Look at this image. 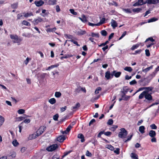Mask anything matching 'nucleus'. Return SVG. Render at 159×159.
<instances>
[{"label":"nucleus","instance_id":"obj_29","mask_svg":"<svg viewBox=\"0 0 159 159\" xmlns=\"http://www.w3.org/2000/svg\"><path fill=\"white\" fill-rule=\"evenodd\" d=\"M123 11H125L126 13H132V11L130 10V9H124L123 8L122 9Z\"/></svg>","mask_w":159,"mask_h":159},{"label":"nucleus","instance_id":"obj_5","mask_svg":"<svg viewBox=\"0 0 159 159\" xmlns=\"http://www.w3.org/2000/svg\"><path fill=\"white\" fill-rule=\"evenodd\" d=\"M121 72H117L116 70H114L111 72V78L114 76L116 78L119 77L121 74Z\"/></svg>","mask_w":159,"mask_h":159},{"label":"nucleus","instance_id":"obj_8","mask_svg":"<svg viewBox=\"0 0 159 159\" xmlns=\"http://www.w3.org/2000/svg\"><path fill=\"white\" fill-rule=\"evenodd\" d=\"M47 4L49 5H54L57 4V0H48L47 2Z\"/></svg>","mask_w":159,"mask_h":159},{"label":"nucleus","instance_id":"obj_31","mask_svg":"<svg viewBox=\"0 0 159 159\" xmlns=\"http://www.w3.org/2000/svg\"><path fill=\"white\" fill-rule=\"evenodd\" d=\"M105 19L104 18H103L98 23V25H99V26H100L101 25L104 23L105 21Z\"/></svg>","mask_w":159,"mask_h":159},{"label":"nucleus","instance_id":"obj_12","mask_svg":"<svg viewBox=\"0 0 159 159\" xmlns=\"http://www.w3.org/2000/svg\"><path fill=\"white\" fill-rule=\"evenodd\" d=\"M65 139V137L63 135L60 136L57 138V140L60 142H63Z\"/></svg>","mask_w":159,"mask_h":159},{"label":"nucleus","instance_id":"obj_33","mask_svg":"<svg viewBox=\"0 0 159 159\" xmlns=\"http://www.w3.org/2000/svg\"><path fill=\"white\" fill-rule=\"evenodd\" d=\"M55 96L57 98H59L61 96V93L60 92H56L55 93Z\"/></svg>","mask_w":159,"mask_h":159},{"label":"nucleus","instance_id":"obj_56","mask_svg":"<svg viewBox=\"0 0 159 159\" xmlns=\"http://www.w3.org/2000/svg\"><path fill=\"white\" fill-rule=\"evenodd\" d=\"M113 120L111 119H110L108 120L107 122V124L109 125H111L113 123Z\"/></svg>","mask_w":159,"mask_h":159},{"label":"nucleus","instance_id":"obj_40","mask_svg":"<svg viewBox=\"0 0 159 159\" xmlns=\"http://www.w3.org/2000/svg\"><path fill=\"white\" fill-rule=\"evenodd\" d=\"M24 117L20 116L18 117V119L20 121H21L23 120L24 119H25L26 117H29V116H26L25 115H24Z\"/></svg>","mask_w":159,"mask_h":159},{"label":"nucleus","instance_id":"obj_57","mask_svg":"<svg viewBox=\"0 0 159 159\" xmlns=\"http://www.w3.org/2000/svg\"><path fill=\"white\" fill-rule=\"evenodd\" d=\"M109 43V42L108 41H106L105 43H102L101 44L99 45V47H102V46H105L107 44Z\"/></svg>","mask_w":159,"mask_h":159},{"label":"nucleus","instance_id":"obj_3","mask_svg":"<svg viewBox=\"0 0 159 159\" xmlns=\"http://www.w3.org/2000/svg\"><path fill=\"white\" fill-rule=\"evenodd\" d=\"M155 75V73L154 72H153L152 74H151L149 76H148L147 78H146L144 79L143 80H142V81H146V80H147V82L146 83L145 85H146L147 84H148L150 81L151 80Z\"/></svg>","mask_w":159,"mask_h":159},{"label":"nucleus","instance_id":"obj_26","mask_svg":"<svg viewBox=\"0 0 159 159\" xmlns=\"http://www.w3.org/2000/svg\"><path fill=\"white\" fill-rule=\"evenodd\" d=\"M124 70L129 72H131L132 70V69L130 67L126 66Z\"/></svg>","mask_w":159,"mask_h":159},{"label":"nucleus","instance_id":"obj_49","mask_svg":"<svg viewBox=\"0 0 159 159\" xmlns=\"http://www.w3.org/2000/svg\"><path fill=\"white\" fill-rule=\"evenodd\" d=\"M70 13L74 15H77V12L75 11L73 9H70Z\"/></svg>","mask_w":159,"mask_h":159},{"label":"nucleus","instance_id":"obj_62","mask_svg":"<svg viewBox=\"0 0 159 159\" xmlns=\"http://www.w3.org/2000/svg\"><path fill=\"white\" fill-rule=\"evenodd\" d=\"M67 108L66 106H65L64 107H61L60 108V110L61 112H63L65 111Z\"/></svg>","mask_w":159,"mask_h":159},{"label":"nucleus","instance_id":"obj_23","mask_svg":"<svg viewBox=\"0 0 159 159\" xmlns=\"http://www.w3.org/2000/svg\"><path fill=\"white\" fill-rule=\"evenodd\" d=\"M132 158L134 159H138V156L134 153H132L130 155Z\"/></svg>","mask_w":159,"mask_h":159},{"label":"nucleus","instance_id":"obj_61","mask_svg":"<svg viewBox=\"0 0 159 159\" xmlns=\"http://www.w3.org/2000/svg\"><path fill=\"white\" fill-rule=\"evenodd\" d=\"M120 149L119 148H116V150L114 151V152L117 154H119L120 153Z\"/></svg>","mask_w":159,"mask_h":159},{"label":"nucleus","instance_id":"obj_4","mask_svg":"<svg viewBox=\"0 0 159 159\" xmlns=\"http://www.w3.org/2000/svg\"><path fill=\"white\" fill-rule=\"evenodd\" d=\"M58 147L57 144H52L46 148V150L50 152L53 151L56 149Z\"/></svg>","mask_w":159,"mask_h":159},{"label":"nucleus","instance_id":"obj_22","mask_svg":"<svg viewBox=\"0 0 159 159\" xmlns=\"http://www.w3.org/2000/svg\"><path fill=\"white\" fill-rule=\"evenodd\" d=\"M138 1L141 5L146 3H148V0H138Z\"/></svg>","mask_w":159,"mask_h":159},{"label":"nucleus","instance_id":"obj_41","mask_svg":"<svg viewBox=\"0 0 159 159\" xmlns=\"http://www.w3.org/2000/svg\"><path fill=\"white\" fill-rule=\"evenodd\" d=\"M71 57V56L69 55H64L63 56L61 57H60V59L62 60L63 58H67Z\"/></svg>","mask_w":159,"mask_h":159},{"label":"nucleus","instance_id":"obj_37","mask_svg":"<svg viewBox=\"0 0 159 159\" xmlns=\"http://www.w3.org/2000/svg\"><path fill=\"white\" fill-rule=\"evenodd\" d=\"M139 46V45L138 44H136L135 45H134L131 48V49L132 50H134L135 49L137 48Z\"/></svg>","mask_w":159,"mask_h":159},{"label":"nucleus","instance_id":"obj_53","mask_svg":"<svg viewBox=\"0 0 159 159\" xmlns=\"http://www.w3.org/2000/svg\"><path fill=\"white\" fill-rule=\"evenodd\" d=\"M88 25L90 26H99V25H98V23L94 24L93 23H91L90 22H89L88 23Z\"/></svg>","mask_w":159,"mask_h":159},{"label":"nucleus","instance_id":"obj_58","mask_svg":"<svg viewBox=\"0 0 159 159\" xmlns=\"http://www.w3.org/2000/svg\"><path fill=\"white\" fill-rule=\"evenodd\" d=\"M86 155L88 157H91L92 154L88 150H87L86 152Z\"/></svg>","mask_w":159,"mask_h":159},{"label":"nucleus","instance_id":"obj_14","mask_svg":"<svg viewBox=\"0 0 159 159\" xmlns=\"http://www.w3.org/2000/svg\"><path fill=\"white\" fill-rule=\"evenodd\" d=\"M78 18L82 22H83L84 23H85L87 21L86 17L84 15H82V18L79 17Z\"/></svg>","mask_w":159,"mask_h":159},{"label":"nucleus","instance_id":"obj_45","mask_svg":"<svg viewBox=\"0 0 159 159\" xmlns=\"http://www.w3.org/2000/svg\"><path fill=\"white\" fill-rule=\"evenodd\" d=\"M130 98V96H127L125 95V96L123 98V100L125 101H127L129 100Z\"/></svg>","mask_w":159,"mask_h":159},{"label":"nucleus","instance_id":"obj_43","mask_svg":"<svg viewBox=\"0 0 159 159\" xmlns=\"http://www.w3.org/2000/svg\"><path fill=\"white\" fill-rule=\"evenodd\" d=\"M12 143L13 146L15 147L17 146L19 144V143L16 140H14L13 141Z\"/></svg>","mask_w":159,"mask_h":159},{"label":"nucleus","instance_id":"obj_2","mask_svg":"<svg viewBox=\"0 0 159 159\" xmlns=\"http://www.w3.org/2000/svg\"><path fill=\"white\" fill-rule=\"evenodd\" d=\"M46 127L45 126H41L36 132L37 136H39L46 129Z\"/></svg>","mask_w":159,"mask_h":159},{"label":"nucleus","instance_id":"obj_47","mask_svg":"<svg viewBox=\"0 0 159 159\" xmlns=\"http://www.w3.org/2000/svg\"><path fill=\"white\" fill-rule=\"evenodd\" d=\"M58 117V114H57L53 116V119L55 120H57Z\"/></svg>","mask_w":159,"mask_h":159},{"label":"nucleus","instance_id":"obj_51","mask_svg":"<svg viewBox=\"0 0 159 159\" xmlns=\"http://www.w3.org/2000/svg\"><path fill=\"white\" fill-rule=\"evenodd\" d=\"M128 90H129L128 89H123V90L121 91V92L123 94H126L127 93Z\"/></svg>","mask_w":159,"mask_h":159},{"label":"nucleus","instance_id":"obj_38","mask_svg":"<svg viewBox=\"0 0 159 159\" xmlns=\"http://www.w3.org/2000/svg\"><path fill=\"white\" fill-rule=\"evenodd\" d=\"M69 41L72 42L74 44H75L78 46H80V45L79 44H78L77 42L73 39H71L70 40H69Z\"/></svg>","mask_w":159,"mask_h":159},{"label":"nucleus","instance_id":"obj_39","mask_svg":"<svg viewBox=\"0 0 159 159\" xmlns=\"http://www.w3.org/2000/svg\"><path fill=\"white\" fill-rule=\"evenodd\" d=\"M18 113L20 114H24L25 112V110L23 109H20L17 111Z\"/></svg>","mask_w":159,"mask_h":159},{"label":"nucleus","instance_id":"obj_15","mask_svg":"<svg viewBox=\"0 0 159 159\" xmlns=\"http://www.w3.org/2000/svg\"><path fill=\"white\" fill-rule=\"evenodd\" d=\"M76 33L78 35H82L84 34L85 33V31L81 30H79L77 31Z\"/></svg>","mask_w":159,"mask_h":159},{"label":"nucleus","instance_id":"obj_6","mask_svg":"<svg viewBox=\"0 0 159 159\" xmlns=\"http://www.w3.org/2000/svg\"><path fill=\"white\" fill-rule=\"evenodd\" d=\"M145 98L148 101H151L152 99V97L150 94L148 93V91H146Z\"/></svg>","mask_w":159,"mask_h":159},{"label":"nucleus","instance_id":"obj_54","mask_svg":"<svg viewBox=\"0 0 159 159\" xmlns=\"http://www.w3.org/2000/svg\"><path fill=\"white\" fill-rule=\"evenodd\" d=\"M103 134L107 136H109L111 135V133L109 131L106 132H104Z\"/></svg>","mask_w":159,"mask_h":159},{"label":"nucleus","instance_id":"obj_44","mask_svg":"<svg viewBox=\"0 0 159 159\" xmlns=\"http://www.w3.org/2000/svg\"><path fill=\"white\" fill-rule=\"evenodd\" d=\"M22 23L23 24L26 26H29L30 25V23L28 22L25 20L23 21Z\"/></svg>","mask_w":159,"mask_h":159},{"label":"nucleus","instance_id":"obj_36","mask_svg":"<svg viewBox=\"0 0 159 159\" xmlns=\"http://www.w3.org/2000/svg\"><path fill=\"white\" fill-rule=\"evenodd\" d=\"M101 33L102 35L104 36H106L107 34V32L105 30H102L101 32Z\"/></svg>","mask_w":159,"mask_h":159},{"label":"nucleus","instance_id":"obj_35","mask_svg":"<svg viewBox=\"0 0 159 159\" xmlns=\"http://www.w3.org/2000/svg\"><path fill=\"white\" fill-rule=\"evenodd\" d=\"M89 35L93 37H97V38H98L99 37L98 33H92L91 35Z\"/></svg>","mask_w":159,"mask_h":159},{"label":"nucleus","instance_id":"obj_32","mask_svg":"<svg viewBox=\"0 0 159 159\" xmlns=\"http://www.w3.org/2000/svg\"><path fill=\"white\" fill-rule=\"evenodd\" d=\"M33 15L32 12L30 13H25L24 16L25 17H27L29 16H33Z\"/></svg>","mask_w":159,"mask_h":159},{"label":"nucleus","instance_id":"obj_16","mask_svg":"<svg viewBox=\"0 0 159 159\" xmlns=\"http://www.w3.org/2000/svg\"><path fill=\"white\" fill-rule=\"evenodd\" d=\"M42 21V19L40 17H39L37 19H34V24L37 25L39 23Z\"/></svg>","mask_w":159,"mask_h":159},{"label":"nucleus","instance_id":"obj_11","mask_svg":"<svg viewBox=\"0 0 159 159\" xmlns=\"http://www.w3.org/2000/svg\"><path fill=\"white\" fill-rule=\"evenodd\" d=\"M159 3V0H148V4H156Z\"/></svg>","mask_w":159,"mask_h":159},{"label":"nucleus","instance_id":"obj_19","mask_svg":"<svg viewBox=\"0 0 159 159\" xmlns=\"http://www.w3.org/2000/svg\"><path fill=\"white\" fill-rule=\"evenodd\" d=\"M153 66H150L149 67H147L144 69H143L142 71L143 72L146 73L149 71L150 69H151L152 68Z\"/></svg>","mask_w":159,"mask_h":159},{"label":"nucleus","instance_id":"obj_30","mask_svg":"<svg viewBox=\"0 0 159 159\" xmlns=\"http://www.w3.org/2000/svg\"><path fill=\"white\" fill-rule=\"evenodd\" d=\"M133 136V134H131L130 135H129L127 137V139L126 140H125L124 142L125 143L127 142L130 140Z\"/></svg>","mask_w":159,"mask_h":159},{"label":"nucleus","instance_id":"obj_24","mask_svg":"<svg viewBox=\"0 0 159 159\" xmlns=\"http://www.w3.org/2000/svg\"><path fill=\"white\" fill-rule=\"evenodd\" d=\"M48 102L51 104H53L56 103V100L54 98H52L49 100Z\"/></svg>","mask_w":159,"mask_h":159},{"label":"nucleus","instance_id":"obj_52","mask_svg":"<svg viewBox=\"0 0 159 159\" xmlns=\"http://www.w3.org/2000/svg\"><path fill=\"white\" fill-rule=\"evenodd\" d=\"M30 60V58L28 57H27L26 60L24 61V63L25 65H27Z\"/></svg>","mask_w":159,"mask_h":159},{"label":"nucleus","instance_id":"obj_18","mask_svg":"<svg viewBox=\"0 0 159 159\" xmlns=\"http://www.w3.org/2000/svg\"><path fill=\"white\" fill-rule=\"evenodd\" d=\"M145 128L143 126H141L139 127V131L141 134H143L145 132Z\"/></svg>","mask_w":159,"mask_h":159},{"label":"nucleus","instance_id":"obj_59","mask_svg":"<svg viewBox=\"0 0 159 159\" xmlns=\"http://www.w3.org/2000/svg\"><path fill=\"white\" fill-rule=\"evenodd\" d=\"M145 51L146 56L147 57H149L150 56V53L149 50L146 49Z\"/></svg>","mask_w":159,"mask_h":159},{"label":"nucleus","instance_id":"obj_21","mask_svg":"<svg viewBox=\"0 0 159 159\" xmlns=\"http://www.w3.org/2000/svg\"><path fill=\"white\" fill-rule=\"evenodd\" d=\"M146 93V91H143L141 93L139 97V99H142L144 97H145Z\"/></svg>","mask_w":159,"mask_h":159},{"label":"nucleus","instance_id":"obj_17","mask_svg":"<svg viewBox=\"0 0 159 159\" xmlns=\"http://www.w3.org/2000/svg\"><path fill=\"white\" fill-rule=\"evenodd\" d=\"M10 38L12 39H14L16 40V41H14V43H18L17 41L18 40V37L16 35H11Z\"/></svg>","mask_w":159,"mask_h":159},{"label":"nucleus","instance_id":"obj_10","mask_svg":"<svg viewBox=\"0 0 159 159\" xmlns=\"http://www.w3.org/2000/svg\"><path fill=\"white\" fill-rule=\"evenodd\" d=\"M105 77L107 80H108L111 77V73L109 71H107L105 73Z\"/></svg>","mask_w":159,"mask_h":159},{"label":"nucleus","instance_id":"obj_27","mask_svg":"<svg viewBox=\"0 0 159 159\" xmlns=\"http://www.w3.org/2000/svg\"><path fill=\"white\" fill-rule=\"evenodd\" d=\"M37 136H36V134H31V135H30L29 137V139H35L36 138Z\"/></svg>","mask_w":159,"mask_h":159},{"label":"nucleus","instance_id":"obj_25","mask_svg":"<svg viewBox=\"0 0 159 159\" xmlns=\"http://www.w3.org/2000/svg\"><path fill=\"white\" fill-rule=\"evenodd\" d=\"M153 89V88L151 87H144V89L145 91H148V93L149 91H151Z\"/></svg>","mask_w":159,"mask_h":159},{"label":"nucleus","instance_id":"obj_55","mask_svg":"<svg viewBox=\"0 0 159 159\" xmlns=\"http://www.w3.org/2000/svg\"><path fill=\"white\" fill-rule=\"evenodd\" d=\"M4 119L3 117L1 116H0V123L2 125L4 122Z\"/></svg>","mask_w":159,"mask_h":159},{"label":"nucleus","instance_id":"obj_42","mask_svg":"<svg viewBox=\"0 0 159 159\" xmlns=\"http://www.w3.org/2000/svg\"><path fill=\"white\" fill-rule=\"evenodd\" d=\"M11 7L13 9H16L18 7V3H15L11 4Z\"/></svg>","mask_w":159,"mask_h":159},{"label":"nucleus","instance_id":"obj_60","mask_svg":"<svg viewBox=\"0 0 159 159\" xmlns=\"http://www.w3.org/2000/svg\"><path fill=\"white\" fill-rule=\"evenodd\" d=\"M150 127L152 129H156L157 128V126L154 124H152L150 125Z\"/></svg>","mask_w":159,"mask_h":159},{"label":"nucleus","instance_id":"obj_64","mask_svg":"<svg viewBox=\"0 0 159 159\" xmlns=\"http://www.w3.org/2000/svg\"><path fill=\"white\" fill-rule=\"evenodd\" d=\"M72 128V126L70 125H69L68 126L66 129V131H67L68 133L69 132L70 130Z\"/></svg>","mask_w":159,"mask_h":159},{"label":"nucleus","instance_id":"obj_63","mask_svg":"<svg viewBox=\"0 0 159 159\" xmlns=\"http://www.w3.org/2000/svg\"><path fill=\"white\" fill-rule=\"evenodd\" d=\"M136 83H137V82L135 80H133L132 81H130L129 82V84L131 85H132L135 84Z\"/></svg>","mask_w":159,"mask_h":159},{"label":"nucleus","instance_id":"obj_28","mask_svg":"<svg viewBox=\"0 0 159 159\" xmlns=\"http://www.w3.org/2000/svg\"><path fill=\"white\" fill-rule=\"evenodd\" d=\"M56 28L54 27L53 28H48L47 29V32H54L56 30Z\"/></svg>","mask_w":159,"mask_h":159},{"label":"nucleus","instance_id":"obj_20","mask_svg":"<svg viewBox=\"0 0 159 159\" xmlns=\"http://www.w3.org/2000/svg\"><path fill=\"white\" fill-rule=\"evenodd\" d=\"M142 10V8H134L133 9V12H134L138 13L140 11Z\"/></svg>","mask_w":159,"mask_h":159},{"label":"nucleus","instance_id":"obj_46","mask_svg":"<svg viewBox=\"0 0 159 159\" xmlns=\"http://www.w3.org/2000/svg\"><path fill=\"white\" fill-rule=\"evenodd\" d=\"M107 148L111 151L113 150L114 149V147L111 145H108Z\"/></svg>","mask_w":159,"mask_h":159},{"label":"nucleus","instance_id":"obj_48","mask_svg":"<svg viewBox=\"0 0 159 159\" xmlns=\"http://www.w3.org/2000/svg\"><path fill=\"white\" fill-rule=\"evenodd\" d=\"M80 106V104L79 102L77 103L75 106L73 107L72 108L73 109H75L79 107Z\"/></svg>","mask_w":159,"mask_h":159},{"label":"nucleus","instance_id":"obj_34","mask_svg":"<svg viewBox=\"0 0 159 159\" xmlns=\"http://www.w3.org/2000/svg\"><path fill=\"white\" fill-rule=\"evenodd\" d=\"M157 20H158V19L157 18H155V17H153V18H151V19L149 20L148 21V22L150 23V22H152L153 21H156Z\"/></svg>","mask_w":159,"mask_h":159},{"label":"nucleus","instance_id":"obj_9","mask_svg":"<svg viewBox=\"0 0 159 159\" xmlns=\"http://www.w3.org/2000/svg\"><path fill=\"white\" fill-rule=\"evenodd\" d=\"M111 26L114 29H115L116 27L117 26V22L113 19L111 20Z\"/></svg>","mask_w":159,"mask_h":159},{"label":"nucleus","instance_id":"obj_13","mask_svg":"<svg viewBox=\"0 0 159 159\" xmlns=\"http://www.w3.org/2000/svg\"><path fill=\"white\" fill-rule=\"evenodd\" d=\"M149 135L151 137L153 138L155 137L156 135V133L155 131L151 130L149 132Z\"/></svg>","mask_w":159,"mask_h":159},{"label":"nucleus","instance_id":"obj_7","mask_svg":"<svg viewBox=\"0 0 159 159\" xmlns=\"http://www.w3.org/2000/svg\"><path fill=\"white\" fill-rule=\"evenodd\" d=\"M34 4L36 6L39 7L42 6L44 4V2L42 0L39 1H36L34 2Z\"/></svg>","mask_w":159,"mask_h":159},{"label":"nucleus","instance_id":"obj_1","mask_svg":"<svg viewBox=\"0 0 159 159\" xmlns=\"http://www.w3.org/2000/svg\"><path fill=\"white\" fill-rule=\"evenodd\" d=\"M120 131L118 134V137L122 139L126 138L128 134L127 131L124 128H121Z\"/></svg>","mask_w":159,"mask_h":159},{"label":"nucleus","instance_id":"obj_50","mask_svg":"<svg viewBox=\"0 0 159 159\" xmlns=\"http://www.w3.org/2000/svg\"><path fill=\"white\" fill-rule=\"evenodd\" d=\"M149 40L151 41L152 42H153L155 41V40L154 39H153L152 38L150 37V38H148L147 39H146L145 42H147Z\"/></svg>","mask_w":159,"mask_h":159}]
</instances>
